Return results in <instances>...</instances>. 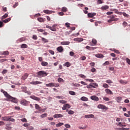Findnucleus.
<instances>
[{
	"label": "nucleus",
	"instance_id": "c756f323",
	"mask_svg": "<svg viewBox=\"0 0 130 130\" xmlns=\"http://www.w3.org/2000/svg\"><path fill=\"white\" fill-rule=\"evenodd\" d=\"M41 64L43 67H46V66H48V63L46 61H42Z\"/></svg>",
	"mask_w": 130,
	"mask_h": 130
},
{
	"label": "nucleus",
	"instance_id": "de8ad7c7",
	"mask_svg": "<svg viewBox=\"0 0 130 130\" xmlns=\"http://www.w3.org/2000/svg\"><path fill=\"white\" fill-rule=\"evenodd\" d=\"M122 15H123V16H124V17H126V18H128V17H129L128 14L125 13V12H123Z\"/></svg>",
	"mask_w": 130,
	"mask_h": 130
},
{
	"label": "nucleus",
	"instance_id": "f03ea898",
	"mask_svg": "<svg viewBox=\"0 0 130 130\" xmlns=\"http://www.w3.org/2000/svg\"><path fill=\"white\" fill-rule=\"evenodd\" d=\"M37 77L38 78H43L44 77H46L48 73H46V72L44 71H41L37 73Z\"/></svg>",
	"mask_w": 130,
	"mask_h": 130
},
{
	"label": "nucleus",
	"instance_id": "e2e57ef3",
	"mask_svg": "<svg viewBox=\"0 0 130 130\" xmlns=\"http://www.w3.org/2000/svg\"><path fill=\"white\" fill-rule=\"evenodd\" d=\"M70 56H74L75 55V53H74L73 51H71L70 52Z\"/></svg>",
	"mask_w": 130,
	"mask_h": 130
},
{
	"label": "nucleus",
	"instance_id": "7c9ffc66",
	"mask_svg": "<svg viewBox=\"0 0 130 130\" xmlns=\"http://www.w3.org/2000/svg\"><path fill=\"white\" fill-rule=\"evenodd\" d=\"M61 125H63V122H59L58 123L56 124V127H59L61 126Z\"/></svg>",
	"mask_w": 130,
	"mask_h": 130
},
{
	"label": "nucleus",
	"instance_id": "0eeeda50",
	"mask_svg": "<svg viewBox=\"0 0 130 130\" xmlns=\"http://www.w3.org/2000/svg\"><path fill=\"white\" fill-rule=\"evenodd\" d=\"M63 117V115L61 114H56L53 115L54 118H61V117Z\"/></svg>",
	"mask_w": 130,
	"mask_h": 130
},
{
	"label": "nucleus",
	"instance_id": "603ef678",
	"mask_svg": "<svg viewBox=\"0 0 130 130\" xmlns=\"http://www.w3.org/2000/svg\"><path fill=\"white\" fill-rule=\"evenodd\" d=\"M37 31H38V32H41V33H43V32H44V29H42L41 28H38L37 29Z\"/></svg>",
	"mask_w": 130,
	"mask_h": 130
},
{
	"label": "nucleus",
	"instance_id": "c9c22d12",
	"mask_svg": "<svg viewBox=\"0 0 130 130\" xmlns=\"http://www.w3.org/2000/svg\"><path fill=\"white\" fill-rule=\"evenodd\" d=\"M62 12H63V13H66V12H68V8L66 7H62L61 9Z\"/></svg>",
	"mask_w": 130,
	"mask_h": 130
},
{
	"label": "nucleus",
	"instance_id": "680f3d73",
	"mask_svg": "<svg viewBox=\"0 0 130 130\" xmlns=\"http://www.w3.org/2000/svg\"><path fill=\"white\" fill-rule=\"evenodd\" d=\"M32 39H34V40H37V36H36V35H33Z\"/></svg>",
	"mask_w": 130,
	"mask_h": 130
},
{
	"label": "nucleus",
	"instance_id": "412c9836",
	"mask_svg": "<svg viewBox=\"0 0 130 130\" xmlns=\"http://www.w3.org/2000/svg\"><path fill=\"white\" fill-rule=\"evenodd\" d=\"M85 118H94V115L90 114V115H85L84 116Z\"/></svg>",
	"mask_w": 130,
	"mask_h": 130
},
{
	"label": "nucleus",
	"instance_id": "c85d7f7f",
	"mask_svg": "<svg viewBox=\"0 0 130 130\" xmlns=\"http://www.w3.org/2000/svg\"><path fill=\"white\" fill-rule=\"evenodd\" d=\"M44 13H45V14H47L48 15H50V14H51L52 13V11L46 10H44Z\"/></svg>",
	"mask_w": 130,
	"mask_h": 130
},
{
	"label": "nucleus",
	"instance_id": "8fccbe9b",
	"mask_svg": "<svg viewBox=\"0 0 130 130\" xmlns=\"http://www.w3.org/2000/svg\"><path fill=\"white\" fill-rule=\"evenodd\" d=\"M71 25V23H69V22H66L65 23V26L66 27H67V28H70V25Z\"/></svg>",
	"mask_w": 130,
	"mask_h": 130
},
{
	"label": "nucleus",
	"instance_id": "0e129e2a",
	"mask_svg": "<svg viewBox=\"0 0 130 130\" xmlns=\"http://www.w3.org/2000/svg\"><path fill=\"white\" fill-rule=\"evenodd\" d=\"M80 77H81L82 79H86V76L83 75V74H80Z\"/></svg>",
	"mask_w": 130,
	"mask_h": 130
},
{
	"label": "nucleus",
	"instance_id": "f704fd0d",
	"mask_svg": "<svg viewBox=\"0 0 130 130\" xmlns=\"http://www.w3.org/2000/svg\"><path fill=\"white\" fill-rule=\"evenodd\" d=\"M28 47V45L26 44H23L21 46V48H27Z\"/></svg>",
	"mask_w": 130,
	"mask_h": 130
},
{
	"label": "nucleus",
	"instance_id": "bb28decb",
	"mask_svg": "<svg viewBox=\"0 0 130 130\" xmlns=\"http://www.w3.org/2000/svg\"><path fill=\"white\" fill-rule=\"evenodd\" d=\"M27 87L26 86H22L21 87V90H22V92H24V93H27Z\"/></svg>",
	"mask_w": 130,
	"mask_h": 130
},
{
	"label": "nucleus",
	"instance_id": "4c0bfd02",
	"mask_svg": "<svg viewBox=\"0 0 130 130\" xmlns=\"http://www.w3.org/2000/svg\"><path fill=\"white\" fill-rule=\"evenodd\" d=\"M69 93L70 95H72L73 96H75V95H76V92H75V91H69Z\"/></svg>",
	"mask_w": 130,
	"mask_h": 130
},
{
	"label": "nucleus",
	"instance_id": "49530a36",
	"mask_svg": "<svg viewBox=\"0 0 130 130\" xmlns=\"http://www.w3.org/2000/svg\"><path fill=\"white\" fill-rule=\"evenodd\" d=\"M119 83H120V84H126L127 81H124L123 80H121L119 81Z\"/></svg>",
	"mask_w": 130,
	"mask_h": 130
},
{
	"label": "nucleus",
	"instance_id": "a878e982",
	"mask_svg": "<svg viewBox=\"0 0 130 130\" xmlns=\"http://www.w3.org/2000/svg\"><path fill=\"white\" fill-rule=\"evenodd\" d=\"M80 100H81V101H88L89 99L87 97L82 96Z\"/></svg>",
	"mask_w": 130,
	"mask_h": 130
},
{
	"label": "nucleus",
	"instance_id": "6e6552de",
	"mask_svg": "<svg viewBox=\"0 0 130 130\" xmlns=\"http://www.w3.org/2000/svg\"><path fill=\"white\" fill-rule=\"evenodd\" d=\"M56 49L57 52H60V53L63 52V47L61 46L58 47Z\"/></svg>",
	"mask_w": 130,
	"mask_h": 130
},
{
	"label": "nucleus",
	"instance_id": "72a5a7b5",
	"mask_svg": "<svg viewBox=\"0 0 130 130\" xmlns=\"http://www.w3.org/2000/svg\"><path fill=\"white\" fill-rule=\"evenodd\" d=\"M9 16V15L7 13H5L4 15H3L1 19L2 20H4V19H6V18H8V16Z\"/></svg>",
	"mask_w": 130,
	"mask_h": 130
},
{
	"label": "nucleus",
	"instance_id": "052dcab7",
	"mask_svg": "<svg viewBox=\"0 0 130 130\" xmlns=\"http://www.w3.org/2000/svg\"><path fill=\"white\" fill-rule=\"evenodd\" d=\"M9 121H12V122H14L15 119L11 118V117H9Z\"/></svg>",
	"mask_w": 130,
	"mask_h": 130
},
{
	"label": "nucleus",
	"instance_id": "5701e85b",
	"mask_svg": "<svg viewBox=\"0 0 130 130\" xmlns=\"http://www.w3.org/2000/svg\"><path fill=\"white\" fill-rule=\"evenodd\" d=\"M70 42L69 41H66V42H61V45H70Z\"/></svg>",
	"mask_w": 130,
	"mask_h": 130
},
{
	"label": "nucleus",
	"instance_id": "a19ab883",
	"mask_svg": "<svg viewBox=\"0 0 130 130\" xmlns=\"http://www.w3.org/2000/svg\"><path fill=\"white\" fill-rule=\"evenodd\" d=\"M73 87H80L81 85L78 83H73Z\"/></svg>",
	"mask_w": 130,
	"mask_h": 130
},
{
	"label": "nucleus",
	"instance_id": "f8f14e48",
	"mask_svg": "<svg viewBox=\"0 0 130 130\" xmlns=\"http://www.w3.org/2000/svg\"><path fill=\"white\" fill-rule=\"evenodd\" d=\"M108 18H110L111 20H113V21H117V18H115V16L114 15H110L108 16Z\"/></svg>",
	"mask_w": 130,
	"mask_h": 130
},
{
	"label": "nucleus",
	"instance_id": "2eb2a0df",
	"mask_svg": "<svg viewBox=\"0 0 130 130\" xmlns=\"http://www.w3.org/2000/svg\"><path fill=\"white\" fill-rule=\"evenodd\" d=\"M30 98L33 99V100H36V101H40V99L38 97H37L35 95H31Z\"/></svg>",
	"mask_w": 130,
	"mask_h": 130
},
{
	"label": "nucleus",
	"instance_id": "f257e3e1",
	"mask_svg": "<svg viewBox=\"0 0 130 130\" xmlns=\"http://www.w3.org/2000/svg\"><path fill=\"white\" fill-rule=\"evenodd\" d=\"M9 96L10 97L6 96L7 99H3V101L5 100L6 101H11V102H13V103H18V100H17V99L10 95H9Z\"/></svg>",
	"mask_w": 130,
	"mask_h": 130
},
{
	"label": "nucleus",
	"instance_id": "ddd939ff",
	"mask_svg": "<svg viewBox=\"0 0 130 130\" xmlns=\"http://www.w3.org/2000/svg\"><path fill=\"white\" fill-rule=\"evenodd\" d=\"M30 84L31 85H39L40 84H42V82L40 81H32L30 82Z\"/></svg>",
	"mask_w": 130,
	"mask_h": 130
},
{
	"label": "nucleus",
	"instance_id": "423d86ee",
	"mask_svg": "<svg viewBox=\"0 0 130 130\" xmlns=\"http://www.w3.org/2000/svg\"><path fill=\"white\" fill-rule=\"evenodd\" d=\"M46 28H47L48 29H50L51 31H53L54 32L56 31V28L54 27V25H53V26H50L49 25H46Z\"/></svg>",
	"mask_w": 130,
	"mask_h": 130
},
{
	"label": "nucleus",
	"instance_id": "37998d69",
	"mask_svg": "<svg viewBox=\"0 0 130 130\" xmlns=\"http://www.w3.org/2000/svg\"><path fill=\"white\" fill-rule=\"evenodd\" d=\"M58 83H63V79L61 78H59L58 79Z\"/></svg>",
	"mask_w": 130,
	"mask_h": 130
},
{
	"label": "nucleus",
	"instance_id": "f3484780",
	"mask_svg": "<svg viewBox=\"0 0 130 130\" xmlns=\"http://www.w3.org/2000/svg\"><path fill=\"white\" fill-rule=\"evenodd\" d=\"M1 54L2 55H6L8 56L9 54H10V52L8 51H5L4 52H2L1 53Z\"/></svg>",
	"mask_w": 130,
	"mask_h": 130
},
{
	"label": "nucleus",
	"instance_id": "4be33fe9",
	"mask_svg": "<svg viewBox=\"0 0 130 130\" xmlns=\"http://www.w3.org/2000/svg\"><path fill=\"white\" fill-rule=\"evenodd\" d=\"M83 40H84V39H83L82 38H77L74 39V41H78V42H82V41H83Z\"/></svg>",
	"mask_w": 130,
	"mask_h": 130
},
{
	"label": "nucleus",
	"instance_id": "c03bdc74",
	"mask_svg": "<svg viewBox=\"0 0 130 130\" xmlns=\"http://www.w3.org/2000/svg\"><path fill=\"white\" fill-rule=\"evenodd\" d=\"M92 42L94 45H96V44H97V41L95 39H92Z\"/></svg>",
	"mask_w": 130,
	"mask_h": 130
},
{
	"label": "nucleus",
	"instance_id": "a211bd4d",
	"mask_svg": "<svg viewBox=\"0 0 130 130\" xmlns=\"http://www.w3.org/2000/svg\"><path fill=\"white\" fill-rule=\"evenodd\" d=\"M105 92L107 94H110V95H113V92L110 89L107 88L105 89Z\"/></svg>",
	"mask_w": 130,
	"mask_h": 130
},
{
	"label": "nucleus",
	"instance_id": "79ce46f5",
	"mask_svg": "<svg viewBox=\"0 0 130 130\" xmlns=\"http://www.w3.org/2000/svg\"><path fill=\"white\" fill-rule=\"evenodd\" d=\"M46 116H47V114L46 113L43 114L41 115V118H44V117H46Z\"/></svg>",
	"mask_w": 130,
	"mask_h": 130
},
{
	"label": "nucleus",
	"instance_id": "cd10ccee",
	"mask_svg": "<svg viewBox=\"0 0 130 130\" xmlns=\"http://www.w3.org/2000/svg\"><path fill=\"white\" fill-rule=\"evenodd\" d=\"M109 9V6L108 5L103 6L101 7V10H107Z\"/></svg>",
	"mask_w": 130,
	"mask_h": 130
},
{
	"label": "nucleus",
	"instance_id": "a18cd8bd",
	"mask_svg": "<svg viewBox=\"0 0 130 130\" xmlns=\"http://www.w3.org/2000/svg\"><path fill=\"white\" fill-rule=\"evenodd\" d=\"M26 103H27V101L25 100H22L21 101V104H22V105H25Z\"/></svg>",
	"mask_w": 130,
	"mask_h": 130
},
{
	"label": "nucleus",
	"instance_id": "3c124183",
	"mask_svg": "<svg viewBox=\"0 0 130 130\" xmlns=\"http://www.w3.org/2000/svg\"><path fill=\"white\" fill-rule=\"evenodd\" d=\"M74 113H75V112L74 111L72 110H70L69 111H68V114H74Z\"/></svg>",
	"mask_w": 130,
	"mask_h": 130
},
{
	"label": "nucleus",
	"instance_id": "9b49d317",
	"mask_svg": "<svg viewBox=\"0 0 130 130\" xmlns=\"http://www.w3.org/2000/svg\"><path fill=\"white\" fill-rule=\"evenodd\" d=\"M90 99H91V100H93V101H99V98L95 95L90 96Z\"/></svg>",
	"mask_w": 130,
	"mask_h": 130
},
{
	"label": "nucleus",
	"instance_id": "69168bd1",
	"mask_svg": "<svg viewBox=\"0 0 130 130\" xmlns=\"http://www.w3.org/2000/svg\"><path fill=\"white\" fill-rule=\"evenodd\" d=\"M123 27H126V26H127V23L126 22L124 21L123 23Z\"/></svg>",
	"mask_w": 130,
	"mask_h": 130
},
{
	"label": "nucleus",
	"instance_id": "e433bc0d",
	"mask_svg": "<svg viewBox=\"0 0 130 130\" xmlns=\"http://www.w3.org/2000/svg\"><path fill=\"white\" fill-rule=\"evenodd\" d=\"M41 38L42 40L43 41V42H44V43H47L48 42V40L42 37H41Z\"/></svg>",
	"mask_w": 130,
	"mask_h": 130
},
{
	"label": "nucleus",
	"instance_id": "b1692460",
	"mask_svg": "<svg viewBox=\"0 0 130 130\" xmlns=\"http://www.w3.org/2000/svg\"><path fill=\"white\" fill-rule=\"evenodd\" d=\"M96 57H98V58H103L104 57V55L102 54H98L95 55Z\"/></svg>",
	"mask_w": 130,
	"mask_h": 130
},
{
	"label": "nucleus",
	"instance_id": "6ab92c4d",
	"mask_svg": "<svg viewBox=\"0 0 130 130\" xmlns=\"http://www.w3.org/2000/svg\"><path fill=\"white\" fill-rule=\"evenodd\" d=\"M38 21L40 22V23H44L45 22V19L41 17H39L37 18Z\"/></svg>",
	"mask_w": 130,
	"mask_h": 130
},
{
	"label": "nucleus",
	"instance_id": "774afa93",
	"mask_svg": "<svg viewBox=\"0 0 130 130\" xmlns=\"http://www.w3.org/2000/svg\"><path fill=\"white\" fill-rule=\"evenodd\" d=\"M117 130H126V128H117Z\"/></svg>",
	"mask_w": 130,
	"mask_h": 130
},
{
	"label": "nucleus",
	"instance_id": "338daca9",
	"mask_svg": "<svg viewBox=\"0 0 130 130\" xmlns=\"http://www.w3.org/2000/svg\"><path fill=\"white\" fill-rule=\"evenodd\" d=\"M126 60L128 64H130V59L128 58H126Z\"/></svg>",
	"mask_w": 130,
	"mask_h": 130
},
{
	"label": "nucleus",
	"instance_id": "dca6fc26",
	"mask_svg": "<svg viewBox=\"0 0 130 130\" xmlns=\"http://www.w3.org/2000/svg\"><path fill=\"white\" fill-rule=\"evenodd\" d=\"M87 16L89 18H93V17L96 16V13H88Z\"/></svg>",
	"mask_w": 130,
	"mask_h": 130
},
{
	"label": "nucleus",
	"instance_id": "13d9d810",
	"mask_svg": "<svg viewBox=\"0 0 130 130\" xmlns=\"http://www.w3.org/2000/svg\"><path fill=\"white\" fill-rule=\"evenodd\" d=\"M114 52H115V53H117V54H119L120 53V52H119V51L117 50H115L114 49L113 50Z\"/></svg>",
	"mask_w": 130,
	"mask_h": 130
},
{
	"label": "nucleus",
	"instance_id": "473e14b6",
	"mask_svg": "<svg viewBox=\"0 0 130 130\" xmlns=\"http://www.w3.org/2000/svg\"><path fill=\"white\" fill-rule=\"evenodd\" d=\"M10 21H11V18H8L4 20H3V22H4V23H8V22H10Z\"/></svg>",
	"mask_w": 130,
	"mask_h": 130
},
{
	"label": "nucleus",
	"instance_id": "1a4fd4ad",
	"mask_svg": "<svg viewBox=\"0 0 130 130\" xmlns=\"http://www.w3.org/2000/svg\"><path fill=\"white\" fill-rule=\"evenodd\" d=\"M67 108H71V105L69 104H65L62 108V110H66Z\"/></svg>",
	"mask_w": 130,
	"mask_h": 130
},
{
	"label": "nucleus",
	"instance_id": "2f4dec72",
	"mask_svg": "<svg viewBox=\"0 0 130 130\" xmlns=\"http://www.w3.org/2000/svg\"><path fill=\"white\" fill-rule=\"evenodd\" d=\"M121 100H122V98H121V97H120V96H119V97L117 98V99H116V101L118 103H120V101H121Z\"/></svg>",
	"mask_w": 130,
	"mask_h": 130
},
{
	"label": "nucleus",
	"instance_id": "58836bf2",
	"mask_svg": "<svg viewBox=\"0 0 130 130\" xmlns=\"http://www.w3.org/2000/svg\"><path fill=\"white\" fill-rule=\"evenodd\" d=\"M59 103H61V104H66V103H67V101H64V100H60L59 101Z\"/></svg>",
	"mask_w": 130,
	"mask_h": 130
},
{
	"label": "nucleus",
	"instance_id": "bf43d9fd",
	"mask_svg": "<svg viewBox=\"0 0 130 130\" xmlns=\"http://www.w3.org/2000/svg\"><path fill=\"white\" fill-rule=\"evenodd\" d=\"M103 99H104V100H105V101H109V100H110L109 99V98H108L107 97H104Z\"/></svg>",
	"mask_w": 130,
	"mask_h": 130
},
{
	"label": "nucleus",
	"instance_id": "4468645a",
	"mask_svg": "<svg viewBox=\"0 0 130 130\" xmlns=\"http://www.w3.org/2000/svg\"><path fill=\"white\" fill-rule=\"evenodd\" d=\"M28 77H29V74L27 73H25L23 76H22L21 79L23 80V81H25V80H26Z\"/></svg>",
	"mask_w": 130,
	"mask_h": 130
},
{
	"label": "nucleus",
	"instance_id": "aec40b11",
	"mask_svg": "<svg viewBox=\"0 0 130 130\" xmlns=\"http://www.w3.org/2000/svg\"><path fill=\"white\" fill-rule=\"evenodd\" d=\"M2 118V120H4V121H9V120H10V116H4Z\"/></svg>",
	"mask_w": 130,
	"mask_h": 130
},
{
	"label": "nucleus",
	"instance_id": "5fc2aeb1",
	"mask_svg": "<svg viewBox=\"0 0 130 130\" xmlns=\"http://www.w3.org/2000/svg\"><path fill=\"white\" fill-rule=\"evenodd\" d=\"M106 83H107L108 84H112V81L110 80H108L106 81Z\"/></svg>",
	"mask_w": 130,
	"mask_h": 130
},
{
	"label": "nucleus",
	"instance_id": "4d7b16f0",
	"mask_svg": "<svg viewBox=\"0 0 130 130\" xmlns=\"http://www.w3.org/2000/svg\"><path fill=\"white\" fill-rule=\"evenodd\" d=\"M103 87H104V88H108L109 86H108V84L105 83V84H103Z\"/></svg>",
	"mask_w": 130,
	"mask_h": 130
},
{
	"label": "nucleus",
	"instance_id": "864d4df0",
	"mask_svg": "<svg viewBox=\"0 0 130 130\" xmlns=\"http://www.w3.org/2000/svg\"><path fill=\"white\" fill-rule=\"evenodd\" d=\"M65 127H66V128H70L71 127V125L69 124H66L64 125Z\"/></svg>",
	"mask_w": 130,
	"mask_h": 130
},
{
	"label": "nucleus",
	"instance_id": "09e8293b",
	"mask_svg": "<svg viewBox=\"0 0 130 130\" xmlns=\"http://www.w3.org/2000/svg\"><path fill=\"white\" fill-rule=\"evenodd\" d=\"M49 53H50V54H52V55H54V51H52V50H48Z\"/></svg>",
	"mask_w": 130,
	"mask_h": 130
},
{
	"label": "nucleus",
	"instance_id": "9d476101",
	"mask_svg": "<svg viewBox=\"0 0 130 130\" xmlns=\"http://www.w3.org/2000/svg\"><path fill=\"white\" fill-rule=\"evenodd\" d=\"M1 92H2V93H3L5 97H10V94H9L8 92L5 91L4 89H1Z\"/></svg>",
	"mask_w": 130,
	"mask_h": 130
},
{
	"label": "nucleus",
	"instance_id": "6e6d98bb",
	"mask_svg": "<svg viewBox=\"0 0 130 130\" xmlns=\"http://www.w3.org/2000/svg\"><path fill=\"white\" fill-rule=\"evenodd\" d=\"M109 64V61H106L105 63L103 64V66H108Z\"/></svg>",
	"mask_w": 130,
	"mask_h": 130
},
{
	"label": "nucleus",
	"instance_id": "20e7f679",
	"mask_svg": "<svg viewBox=\"0 0 130 130\" xmlns=\"http://www.w3.org/2000/svg\"><path fill=\"white\" fill-rule=\"evenodd\" d=\"M35 108L37 110H39V111H41L42 112H44V111H45V109L41 108L37 104H35Z\"/></svg>",
	"mask_w": 130,
	"mask_h": 130
},
{
	"label": "nucleus",
	"instance_id": "39448f33",
	"mask_svg": "<svg viewBox=\"0 0 130 130\" xmlns=\"http://www.w3.org/2000/svg\"><path fill=\"white\" fill-rule=\"evenodd\" d=\"M98 108L99 109H103L105 110H107L108 109V108L107 107L105 106L104 105L100 104L98 106Z\"/></svg>",
	"mask_w": 130,
	"mask_h": 130
},
{
	"label": "nucleus",
	"instance_id": "393cba45",
	"mask_svg": "<svg viewBox=\"0 0 130 130\" xmlns=\"http://www.w3.org/2000/svg\"><path fill=\"white\" fill-rule=\"evenodd\" d=\"M63 67H67V68H70V66H71V63H70V62L68 61L65 62L63 64Z\"/></svg>",
	"mask_w": 130,
	"mask_h": 130
},
{
	"label": "nucleus",
	"instance_id": "7ed1b4c3",
	"mask_svg": "<svg viewBox=\"0 0 130 130\" xmlns=\"http://www.w3.org/2000/svg\"><path fill=\"white\" fill-rule=\"evenodd\" d=\"M46 87H55V88H57V87H59V84L58 83H50L46 84Z\"/></svg>",
	"mask_w": 130,
	"mask_h": 130
},
{
	"label": "nucleus",
	"instance_id": "ea45409f",
	"mask_svg": "<svg viewBox=\"0 0 130 130\" xmlns=\"http://www.w3.org/2000/svg\"><path fill=\"white\" fill-rule=\"evenodd\" d=\"M91 86H92V88H96V87H98V84L96 83H92V85H91Z\"/></svg>",
	"mask_w": 130,
	"mask_h": 130
}]
</instances>
